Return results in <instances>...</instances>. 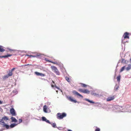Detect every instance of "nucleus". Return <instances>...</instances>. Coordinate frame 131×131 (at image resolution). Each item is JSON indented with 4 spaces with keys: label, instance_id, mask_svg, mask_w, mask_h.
<instances>
[{
    "label": "nucleus",
    "instance_id": "nucleus-35",
    "mask_svg": "<svg viewBox=\"0 0 131 131\" xmlns=\"http://www.w3.org/2000/svg\"><path fill=\"white\" fill-rule=\"evenodd\" d=\"M22 120L21 119H19V123H20L22 122Z\"/></svg>",
    "mask_w": 131,
    "mask_h": 131
},
{
    "label": "nucleus",
    "instance_id": "nucleus-21",
    "mask_svg": "<svg viewBox=\"0 0 131 131\" xmlns=\"http://www.w3.org/2000/svg\"><path fill=\"white\" fill-rule=\"evenodd\" d=\"M13 75L12 72L10 70L9 71V72L8 73V75L9 77L12 76Z\"/></svg>",
    "mask_w": 131,
    "mask_h": 131
},
{
    "label": "nucleus",
    "instance_id": "nucleus-5",
    "mask_svg": "<svg viewBox=\"0 0 131 131\" xmlns=\"http://www.w3.org/2000/svg\"><path fill=\"white\" fill-rule=\"evenodd\" d=\"M115 99L114 96H110L107 98L106 99L107 101H110L113 100Z\"/></svg>",
    "mask_w": 131,
    "mask_h": 131
},
{
    "label": "nucleus",
    "instance_id": "nucleus-10",
    "mask_svg": "<svg viewBox=\"0 0 131 131\" xmlns=\"http://www.w3.org/2000/svg\"><path fill=\"white\" fill-rule=\"evenodd\" d=\"M42 121H45L47 123H48L49 124H51V123L45 117H42Z\"/></svg>",
    "mask_w": 131,
    "mask_h": 131
},
{
    "label": "nucleus",
    "instance_id": "nucleus-37",
    "mask_svg": "<svg viewBox=\"0 0 131 131\" xmlns=\"http://www.w3.org/2000/svg\"><path fill=\"white\" fill-rule=\"evenodd\" d=\"M128 54H128V53H126V54H125V56H126V55H128Z\"/></svg>",
    "mask_w": 131,
    "mask_h": 131
},
{
    "label": "nucleus",
    "instance_id": "nucleus-14",
    "mask_svg": "<svg viewBox=\"0 0 131 131\" xmlns=\"http://www.w3.org/2000/svg\"><path fill=\"white\" fill-rule=\"evenodd\" d=\"M5 124L4 121L2 118L0 119V124L3 126Z\"/></svg>",
    "mask_w": 131,
    "mask_h": 131
},
{
    "label": "nucleus",
    "instance_id": "nucleus-23",
    "mask_svg": "<svg viewBox=\"0 0 131 131\" xmlns=\"http://www.w3.org/2000/svg\"><path fill=\"white\" fill-rule=\"evenodd\" d=\"M85 100L86 101H87L88 102H89L91 103H94V102L93 101H91V100H89V99H85Z\"/></svg>",
    "mask_w": 131,
    "mask_h": 131
},
{
    "label": "nucleus",
    "instance_id": "nucleus-17",
    "mask_svg": "<svg viewBox=\"0 0 131 131\" xmlns=\"http://www.w3.org/2000/svg\"><path fill=\"white\" fill-rule=\"evenodd\" d=\"M46 59H47L46 58H45V60H46V61H48L49 62H51L54 64H58V62H57V61H56L55 62H52V61H50L48 60H47Z\"/></svg>",
    "mask_w": 131,
    "mask_h": 131
},
{
    "label": "nucleus",
    "instance_id": "nucleus-29",
    "mask_svg": "<svg viewBox=\"0 0 131 131\" xmlns=\"http://www.w3.org/2000/svg\"><path fill=\"white\" fill-rule=\"evenodd\" d=\"M121 77V76L120 75H119L117 77V81H118L119 82V81L120 80Z\"/></svg>",
    "mask_w": 131,
    "mask_h": 131
},
{
    "label": "nucleus",
    "instance_id": "nucleus-13",
    "mask_svg": "<svg viewBox=\"0 0 131 131\" xmlns=\"http://www.w3.org/2000/svg\"><path fill=\"white\" fill-rule=\"evenodd\" d=\"M2 119L3 120L5 121H6L8 120V118L7 116H4L3 117H2Z\"/></svg>",
    "mask_w": 131,
    "mask_h": 131
},
{
    "label": "nucleus",
    "instance_id": "nucleus-2",
    "mask_svg": "<svg viewBox=\"0 0 131 131\" xmlns=\"http://www.w3.org/2000/svg\"><path fill=\"white\" fill-rule=\"evenodd\" d=\"M27 56H30V57H44L46 56H45L43 54H40L39 53H37L36 54V55H35V56L29 55L28 54H26V55H25V57H27Z\"/></svg>",
    "mask_w": 131,
    "mask_h": 131
},
{
    "label": "nucleus",
    "instance_id": "nucleus-32",
    "mask_svg": "<svg viewBox=\"0 0 131 131\" xmlns=\"http://www.w3.org/2000/svg\"><path fill=\"white\" fill-rule=\"evenodd\" d=\"M78 91L80 92H82L83 93V90L81 89H80L78 90Z\"/></svg>",
    "mask_w": 131,
    "mask_h": 131
},
{
    "label": "nucleus",
    "instance_id": "nucleus-7",
    "mask_svg": "<svg viewBox=\"0 0 131 131\" xmlns=\"http://www.w3.org/2000/svg\"><path fill=\"white\" fill-rule=\"evenodd\" d=\"M68 100L71 102H74L75 103H76L77 102L76 101L74 100L73 98L71 96H69L68 97Z\"/></svg>",
    "mask_w": 131,
    "mask_h": 131
},
{
    "label": "nucleus",
    "instance_id": "nucleus-24",
    "mask_svg": "<svg viewBox=\"0 0 131 131\" xmlns=\"http://www.w3.org/2000/svg\"><path fill=\"white\" fill-rule=\"evenodd\" d=\"M16 125L15 124H11L10 126V127L11 128H12L15 127Z\"/></svg>",
    "mask_w": 131,
    "mask_h": 131
},
{
    "label": "nucleus",
    "instance_id": "nucleus-4",
    "mask_svg": "<svg viewBox=\"0 0 131 131\" xmlns=\"http://www.w3.org/2000/svg\"><path fill=\"white\" fill-rule=\"evenodd\" d=\"M10 112L13 116H16V113L15 111L13 108L10 109Z\"/></svg>",
    "mask_w": 131,
    "mask_h": 131
},
{
    "label": "nucleus",
    "instance_id": "nucleus-6",
    "mask_svg": "<svg viewBox=\"0 0 131 131\" xmlns=\"http://www.w3.org/2000/svg\"><path fill=\"white\" fill-rule=\"evenodd\" d=\"M129 33L127 32L125 33L123 36V37H124V39L126 38L129 39Z\"/></svg>",
    "mask_w": 131,
    "mask_h": 131
},
{
    "label": "nucleus",
    "instance_id": "nucleus-40",
    "mask_svg": "<svg viewBox=\"0 0 131 131\" xmlns=\"http://www.w3.org/2000/svg\"><path fill=\"white\" fill-rule=\"evenodd\" d=\"M52 82L54 84V82L53 81H52Z\"/></svg>",
    "mask_w": 131,
    "mask_h": 131
},
{
    "label": "nucleus",
    "instance_id": "nucleus-1",
    "mask_svg": "<svg viewBox=\"0 0 131 131\" xmlns=\"http://www.w3.org/2000/svg\"><path fill=\"white\" fill-rule=\"evenodd\" d=\"M66 114L64 113H59L57 114V118L59 119H62L63 117L66 116Z\"/></svg>",
    "mask_w": 131,
    "mask_h": 131
},
{
    "label": "nucleus",
    "instance_id": "nucleus-27",
    "mask_svg": "<svg viewBox=\"0 0 131 131\" xmlns=\"http://www.w3.org/2000/svg\"><path fill=\"white\" fill-rule=\"evenodd\" d=\"M9 77V76L7 74V75L4 76L3 77V79H6L8 78Z\"/></svg>",
    "mask_w": 131,
    "mask_h": 131
},
{
    "label": "nucleus",
    "instance_id": "nucleus-3",
    "mask_svg": "<svg viewBox=\"0 0 131 131\" xmlns=\"http://www.w3.org/2000/svg\"><path fill=\"white\" fill-rule=\"evenodd\" d=\"M51 68L52 71L57 74L59 75L60 74L59 72L57 67L53 66H52L51 67Z\"/></svg>",
    "mask_w": 131,
    "mask_h": 131
},
{
    "label": "nucleus",
    "instance_id": "nucleus-8",
    "mask_svg": "<svg viewBox=\"0 0 131 131\" xmlns=\"http://www.w3.org/2000/svg\"><path fill=\"white\" fill-rule=\"evenodd\" d=\"M73 93L75 95H76L78 96H79L82 98H83V96L81 94H80L78 92L76 91H73Z\"/></svg>",
    "mask_w": 131,
    "mask_h": 131
},
{
    "label": "nucleus",
    "instance_id": "nucleus-11",
    "mask_svg": "<svg viewBox=\"0 0 131 131\" xmlns=\"http://www.w3.org/2000/svg\"><path fill=\"white\" fill-rule=\"evenodd\" d=\"M48 108V106L46 105H45L43 107V111L44 112H45L47 113V110Z\"/></svg>",
    "mask_w": 131,
    "mask_h": 131
},
{
    "label": "nucleus",
    "instance_id": "nucleus-28",
    "mask_svg": "<svg viewBox=\"0 0 131 131\" xmlns=\"http://www.w3.org/2000/svg\"><path fill=\"white\" fill-rule=\"evenodd\" d=\"M81 86L82 87L85 88V87H86V86H87V85H86V84H83V83H81Z\"/></svg>",
    "mask_w": 131,
    "mask_h": 131
},
{
    "label": "nucleus",
    "instance_id": "nucleus-19",
    "mask_svg": "<svg viewBox=\"0 0 131 131\" xmlns=\"http://www.w3.org/2000/svg\"><path fill=\"white\" fill-rule=\"evenodd\" d=\"M131 68V64H129L128 65V66L126 68V69L127 71H128L129 70H130Z\"/></svg>",
    "mask_w": 131,
    "mask_h": 131
},
{
    "label": "nucleus",
    "instance_id": "nucleus-9",
    "mask_svg": "<svg viewBox=\"0 0 131 131\" xmlns=\"http://www.w3.org/2000/svg\"><path fill=\"white\" fill-rule=\"evenodd\" d=\"M35 73L37 75L40 76L41 77H44L45 76L44 74H43L42 73H40L37 72H35Z\"/></svg>",
    "mask_w": 131,
    "mask_h": 131
},
{
    "label": "nucleus",
    "instance_id": "nucleus-26",
    "mask_svg": "<svg viewBox=\"0 0 131 131\" xmlns=\"http://www.w3.org/2000/svg\"><path fill=\"white\" fill-rule=\"evenodd\" d=\"M128 61L125 60L124 59H122V63H127Z\"/></svg>",
    "mask_w": 131,
    "mask_h": 131
},
{
    "label": "nucleus",
    "instance_id": "nucleus-41",
    "mask_svg": "<svg viewBox=\"0 0 131 131\" xmlns=\"http://www.w3.org/2000/svg\"><path fill=\"white\" fill-rule=\"evenodd\" d=\"M41 79H42V80H45V79H43V78H41Z\"/></svg>",
    "mask_w": 131,
    "mask_h": 131
},
{
    "label": "nucleus",
    "instance_id": "nucleus-39",
    "mask_svg": "<svg viewBox=\"0 0 131 131\" xmlns=\"http://www.w3.org/2000/svg\"><path fill=\"white\" fill-rule=\"evenodd\" d=\"M68 131H72L70 129H68Z\"/></svg>",
    "mask_w": 131,
    "mask_h": 131
},
{
    "label": "nucleus",
    "instance_id": "nucleus-34",
    "mask_svg": "<svg viewBox=\"0 0 131 131\" xmlns=\"http://www.w3.org/2000/svg\"><path fill=\"white\" fill-rule=\"evenodd\" d=\"M95 131H100V129L99 128H97L96 129Z\"/></svg>",
    "mask_w": 131,
    "mask_h": 131
},
{
    "label": "nucleus",
    "instance_id": "nucleus-16",
    "mask_svg": "<svg viewBox=\"0 0 131 131\" xmlns=\"http://www.w3.org/2000/svg\"><path fill=\"white\" fill-rule=\"evenodd\" d=\"M12 55L11 54H7L6 55L3 56H0V57H8L12 56Z\"/></svg>",
    "mask_w": 131,
    "mask_h": 131
},
{
    "label": "nucleus",
    "instance_id": "nucleus-20",
    "mask_svg": "<svg viewBox=\"0 0 131 131\" xmlns=\"http://www.w3.org/2000/svg\"><path fill=\"white\" fill-rule=\"evenodd\" d=\"M3 126V127H5L7 129H8L9 127V125L5 124H4V125Z\"/></svg>",
    "mask_w": 131,
    "mask_h": 131
},
{
    "label": "nucleus",
    "instance_id": "nucleus-42",
    "mask_svg": "<svg viewBox=\"0 0 131 131\" xmlns=\"http://www.w3.org/2000/svg\"><path fill=\"white\" fill-rule=\"evenodd\" d=\"M130 61H131V58H130Z\"/></svg>",
    "mask_w": 131,
    "mask_h": 131
},
{
    "label": "nucleus",
    "instance_id": "nucleus-38",
    "mask_svg": "<svg viewBox=\"0 0 131 131\" xmlns=\"http://www.w3.org/2000/svg\"><path fill=\"white\" fill-rule=\"evenodd\" d=\"M2 101L0 100V104H2Z\"/></svg>",
    "mask_w": 131,
    "mask_h": 131
},
{
    "label": "nucleus",
    "instance_id": "nucleus-25",
    "mask_svg": "<svg viewBox=\"0 0 131 131\" xmlns=\"http://www.w3.org/2000/svg\"><path fill=\"white\" fill-rule=\"evenodd\" d=\"M66 80L69 82H70V79L68 77H66Z\"/></svg>",
    "mask_w": 131,
    "mask_h": 131
},
{
    "label": "nucleus",
    "instance_id": "nucleus-15",
    "mask_svg": "<svg viewBox=\"0 0 131 131\" xmlns=\"http://www.w3.org/2000/svg\"><path fill=\"white\" fill-rule=\"evenodd\" d=\"M5 51V50L3 48V47L0 46V52H3Z\"/></svg>",
    "mask_w": 131,
    "mask_h": 131
},
{
    "label": "nucleus",
    "instance_id": "nucleus-12",
    "mask_svg": "<svg viewBox=\"0 0 131 131\" xmlns=\"http://www.w3.org/2000/svg\"><path fill=\"white\" fill-rule=\"evenodd\" d=\"M10 118L11 119L12 122H17V120L15 117H12Z\"/></svg>",
    "mask_w": 131,
    "mask_h": 131
},
{
    "label": "nucleus",
    "instance_id": "nucleus-18",
    "mask_svg": "<svg viewBox=\"0 0 131 131\" xmlns=\"http://www.w3.org/2000/svg\"><path fill=\"white\" fill-rule=\"evenodd\" d=\"M90 91L87 89H84L83 90V93H88L89 94L90 93Z\"/></svg>",
    "mask_w": 131,
    "mask_h": 131
},
{
    "label": "nucleus",
    "instance_id": "nucleus-33",
    "mask_svg": "<svg viewBox=\"0 0 131 131\" xmlns=\"http://www.w3.org/2000/svg\"><path fill=\"white\" fill-rule=\"evenodd\" d=\"M125 105V107H126V108L130 107V106L128 105Z\"/></svg>",
    "mask_w": 131,
    "mask_h": 131
},
{
    "label": "nucleus",
    "instance_id": "nucleus-36",
    "mask_svg": "<svg viewBox=\"0 0 131 131\" xmlns=\"http://www.w3.org/2000/svg\"><path fill=\"white\" fill-rule=\"evenodd\" d=\"M15 69V68H13V69H12L11 70H10V71H12V72L14 69Z\"/></svg>",
    "mask_w": 131,
    "mask_h": 131
},
{
    "label": "nucleus",
    "instance_id": "nucleus-30",
    "mask_svg": "<svg viewBox=\"0 0 131 131\" xmlns=\"http://www.w3.org/2000/svg\"><path fill=\"white\" fill-rule=\"evenodd\" d=\"M52 126L54 128L56 127V124L55 123H53L51 124Z\"/></svg>",
    "mask_w": 131,
    "mask_h": 131
},
{
    "label": "nucleus",
    "instance_id": "nucleus-31",
    "mask_svg": "<svg viewBox=\"0 0 131 131\" xmlns=\"http://www.w3.org/2000/svg\"><path fill=\"white\" fill-rule=\"evenodd\" d=\"M125 66H124L121 69H120V72H121L122 71H123L125 69Z\"/></svg>",
    "mask_w": 131,
    "mask_h": 131
},
{
    "label": "nucleus",
    "instance_id": "nucleus-22",
    "mask_svg": "<svg viewBox=\"0 0 131 131\" xmlns=\"http://www.w3.org/2000/svg\"><path fill=\"white\" fill-rule=\"evenodd\" d=\"M51 86L52 88H53L54 86H55L56 88H57L58 89L60 90H61V91L62 92V90H61L60 89L59 87H58L56 85H55L54 86V85H53V84H51Z\"/></svg>",
    "mask_w": 131,
    "mask_h": 131
}]
</instances>
